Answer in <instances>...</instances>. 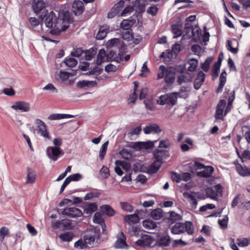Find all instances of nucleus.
<instances>
[{
  "label": "nucleus",
  "instance_id": "f257e3e1",
  "mask_svg": "<svg viewBox=\"0 0 250 250\" xmlns=\"http://www.w3.org/2000/svg\"><path fill=\"white\" fill-rule=\"evenodd\" d=\"M42 20L45 19L46 27L51 29L50 33L53 35H58L62 31H65L68 28V25H62V20L53 11L48 13L47 10L43 11L41 15Z\"/></svg>",
  "mask_w": 250,
  "mask_h": 250
},
{
  "label": "nucleus",
  "instance_id": "f03ea898",
  "mask_svg": "<svg viewBox=\"0 0 250 250\" xmlns=\"http://www.w3.org/2000/svg\"><path fill=\"white\" fill-rule=\"evenodd\" d=\"M180 92H173L161 95L157 100V103L160 105H167L171 107L177 104L178 96Z\"/></svg>",
  "mask_w": 250,
  "mask_h": 250
},
{
  "label": "nucleus",
  "instance_id": "7ed1b4c3",
  "mask_svg": "<svg viewBox=\"0 0 250 250\" xmlns=\"http://www.w3.org/2000/svg\"><path fill=\"white\" fill-rule=\"evenodd\" d=\"M29 24L28 28L30 30L36 32H40L42 30V20L41 21L36 17H30L28 19Z\"/></svg>",
  "mask_w": 250,
  "mask_h": 250
},
{
  "label": "nucleus",
  "instance_id": "20e7f679",
  "mask_svg": "<svg viewBox=\"0 0 250 250\" xmlns=\"http://www.w3.org/2000/svg\"><path fill=\"white\" fill-rule=\"evenodd\" d=\"M182 220V216L174 211H169L167 213L164 218V221L170 226L177 221Z\"/></svg>",
  "mask_w": 250,
  "mask_h": 250
},
{
  "label": "nucleus",
  "instance_id": "39448f33",
  "mask_svg": "<svg viewBox=\"0 0 250 250\" xmlns=\"http://www.w3.org/2000/svg\"><path fill=\"white\" fill-rule=\"evenodd\" d=\"M153 155L156 160L163 164L164 160L168 159L170 154L168 150L157 148L153 152Z\"/></svg>",
  "mask_w": 250,
  "mask_h": 250
},
{
  "label": "nucleus",
  "instance_id": "423d86ee",
  "mask_svg": "<svg viewBox=\"0 0 250 250\" xmlns=\"http://www.w3.org/2000/svg\"><path fill=\"white\" fill-rule=\"evenodd\" d=\"M35 123L41 135L45 139H50L51 136L45 124L40 119H36Z\"/></svg>",
  "mask_w": 250,
  "mask_h": 250
},
{
  "label": "nucleus",
  "instance_id": "0eeeda50",
  "mask_svg": "<svg viewBox=\"0 0 250 250\" xmlns=\"http://www.w3.org/2000/svg\"><path fill=\"white\" fill-rule=\"evenodd\" d=\"M11 108L16 111L21 112H27L30 110V104L24 101H18L14 103Z\"/></svg>",
  "mask_w": 250,
  "mask_h": 250
},
{
  "label": "nucleus",
  "instance_id": "6e6552de",
  "mask_svg": "<svg viewBox=\"0 0 250 250\" xmlns=\"http://www.w3.org/2000/svg\"><path fill=\"white\" fill-rule=\"evenodd\" d=\"M62 214L71 218H76L82 216L83 212L77 208L70 207L64 209L62 211Z\"/></svg>",
  "mask_w": 250,
  "mask_h": 250
},
{
  "label": "nucleus",
  "instance_id": "1a4fd4ad",
  "mask_svg": "<svg viewBox=\"0 0 250 250\" xmlns=\"http://www.w3.org/2000/svg\"><path fill=\"white\" fill-rule=\"evenodd\" d=\"M62 150L58 147L49 146L46 149V154L48 157L54 161H57Z\"/></svg>",
  "mask_w": 250,
  "mask_h": 250
},
{
  "label": "nucleus",
  "instance_id": "9d476101",
  "mask_svg": "<svg viewBox=\"0 0 250 250\" xmlns=\"http://www.w3.org/2000/svg\"><path fill=\"white\" fill-rule=\"evenodd\" d=\"M226 103L224 100H221L218 103L216 107L215 113L214 117L216 120H224V110L226 106Z\"/></svg>",
  "mask_w": 250,
  "mask_h": 250
},
{
  "label": "nucleus",
  "instance_id": "9b49d317",
  "mask_svg": "<svg viewBox=\"0 0 250 250\" xmlns=\"http://www.w3.org/2000/svg\"><path fill=\"white\" fill-rule=\"evenodd\" d=\"M117 240L115 243V248L117 249H127L126 243V237L122 231L120 232L117 236Z\"/></svg>",
  "mask_w": 250,
  "mask_h": 250
},
{
  "label": "nucleus",
  "instance_id": "f8f14e48",
  "mask_svg": "<svg viewBox=\"0 0 250 250\" xmlns=\"http://www.w3.org/2000/svg\"><path fill=\"white\" fill-rule=\"evenodd\" d=\"M37 178V174L34 170L28 167L26 169V176L25 177V184H34Z\"/></svg>",
  "mask_w": 250,
  "mask_h": 250
},
{
  "label": "nucleus",
  "instance_id": "ddd939ff",
  "mask_svg": "<svg viewBox=\"0 0 250 250\" xmlns=\"http://www.w3.org/2000/svg\"><path fill=\"white\" fill-rule=\"evenodd\" d=\"M132 3L136 12L141 14L145 12L146 5L145 0H135Z\"/></svg>",
  "mask_w": 250,
  "mask_h": 250
},
{
  "label": "nucleus",
  "instance_id": "4468645a",
  "mask_svg": "<svg viewBox=\"0 0 250 250\" xmlns=\"http://www.w3.org/2000/svg\"><path fill=\"white\" fill-rule=\"evenodd\" d=\"M236 169L238 174L243 177L250 176V166L247 167L245 165H241L240 164H236Z\"/></svg>",
  "mask_w": 250,
  "mask_h": 250
},
{
  "label": "nucleus",
  "instance_id": "2eb2a0df",
  "mask_svg": "<svg viewBox=\"0 0 250 250\" xmlns=\"http://www.w3.org/2000/svg\"><path fill=\"white\" fill-rule=\"evenodd\" d=\"M84 10L83 3L80 0H75L72 4V11L76 15L82 14Z\"/></svg>",
  "mask_w": 250,
  "mask_h": 250
},
{
  "label": "nucleus",
  "instance_id": "dca6fc26",
  "mask_svg": "<svg viewBox=\"0 0 250 250\" xmlns=\"http://www.w3.org/2000/svg\"><path fill=\"white\" fill-rule=\"evenodd\" d=\"M93 221L94 223L100 224L102 226L103 233H105L106 226L104 220L101 212H97L95 213L93 216Z\"/></svg>",
  "mask_w": 250,
  "mask_h": 250
},
{
  "label": "nucleus",
  "instance_id": "f3484780",
  "mask_svg": "<svg viewBox=\"0 0 250 250\" xmlns=\"http://www.w3.org/2000/svg\"><path fill=\"white\" fill-rule=\"evenodd\" d=\"M206 74L202 71H200L194 80V87L195 89H198L200 88L205 81Z\"/></svg>",
  "mask_w": 250,
  "mask_h": 250
},
{
  "label": "nucleus",
  "instance_id": "a211bd4d",
  "mask_svg": "<svg viewBox=\"0 0 250 250\" xmlns=\"http://www.w3.org/2000/svg\"><path fill=\"white\" fill-rule=\"evenodd\" d=\"M144 133L146 134H149L151 133H159L161 132V129L158 125L156 124H151L147 126H146L144 128Z\"/></svg>",
  "mask_w": 250,
  "mask_h": 250
},
{
  "label": "nucleus",
  "instance_id": "6ab92c4d",
  "mask_svg": "<svg viewBox=\"0 0 250 250\" xmlns=\"http://www.w3.org/2000/svg\"><path fill=\"white\" fill-rule=\"evenodd\" d=\"M162 164V163L157 160L154 161L146 168V173L149 174L156 173L160 168Z\"/></svg>",
  "mask_w": 250,
  "mask_h": 250
},
{
  "label": "nucleus",
  "instance_id": "aec40b11",
  "mask_svg": "<svg viewBox=\"0 0 250 250\" xmlns=\"http://www.w3.org/2000/svg\"><path fill=\"white\" fill-rule=\"evenodd\" d=\"M109 31V26L108 25L105 24L100 26L96 35V39L99 40L104 39Z\"/></svg>",
  "mask_w": 250,
  "mask_h": 250
},
{
  "label": "nucleus",
  "instance_id": "412c9836",
  "mask_svg": "<svg viewBox=\"0 0 250 250\" xmlns=\"http://www.w3.org/2000/svg\"><path fill=\"white\" fill-rule=\"evenodd\" d=\"M45 7V3L42 0H34L32 8L36 14L39 13Z\"/></svg>",
  "mask_w": 250,
  "mask_h": 250
},
{
  "label": "nucleus",
  "instance_id": "4be33fe9",
  "mask_svg": "<svg viewBox=\"0 0 250 250\" xmlns=\"http://www.w3.org/2000/svg\"><path fill=\"white\" fill-rule=\"evenodd\" d=\"M204 168L203 170L197 173L198 176L204 178L209 177L211 175L214 170L212 166H209L205 167Z\"/></svg>",
  "mask_w": 250,
  "mask_h": 250
},
{
  "label": "nucleus",
  "instance_id": "5701e85b",
  "mask_svg": "<svg viewBox=\"0 0 250 250\" xmlns=\"http://www.w3.org/2000/svg\"><path fill=\"white\" fill-rule=\"evenodd\" d=\"M137 212V210L135 211L134 214L127 215L125 217V221L129 225L134 224L139 222V217Z\"/></svg>",
  "mask_w": 250,
  "mask_h": 250
},
{
  "label": "nucleus",
  "instance_id": "b1692460",
  "mask_svg": "<svg viewBox=\"0 0 250 250\" xmlns=\"http://www.w3.org/2000/svg\"><path fill=\"white\" fill-rule=\"evenodd\" d=\"M105 61L108 62L107 53L105 52L104 49H101L98 54L96 63L98 65H100Z\"/></svg>",
  "mask_w": 250,
  "mask_h": 250
},
{
  "label": "nucleus",
  "instance_id": "393cba45",
  "mask_svg": "<svg viewBox=\"0 0 250 250\" xmlns=\"http://www.w3.org/2000/svg\"><path fill=\"white\" fill-rule=\"evenodd\" d=\"M171 232L174 234H180L185 232L184 224L182 223H176L170 229Z\"/></svg>",
  "mask_w": 250,
  "mask_h": 250
},
{
  "label": "nucleus",
  "instance_id": "a878e982",
  "mask_svg": "<svg viewBox=\"0 0 250 250\" xmlns=\"http://www.w3.org/2000/svg\"><path fill=\"white\" fill-rule=\"evenodd\" d=\"M107 57L108 62L114 61L119 62L121 61V57H117L116 51L110 49L109 48H108L107 52Z\"/></svg>",
  "mask_w": 250,
  "mask_h": 250
},
{
  "label": "nucleus",
  "instance_id": "bb28decb",
  "mask_svg": "<svg viewBox=\"0 0 250 250\" xmlns=\"http://www.w3.org/2000/svg\"><path fill=\"white\" fill-rule=\"evenodd\" d=\"M175 78V73L171 68L167 69L165 75V81L167 83H172L174 82Z\"/></svg>",
  "mask_w": 250,
  "mask_h": 250
},
{
  "label": "nucleus",
  "instance_id": "cd10ccee",
  "mask_svg": "<svg viewBox=\"0 0 250 250\" xmlns=\"http://www.w3.org/2000/svg\"><path fill=\"white\" fill-rule=\"evenodd\" d=\"M97 84L96 81L83 80L79 81L77 83V86L79 88H84L85 87H93Z\"/></svg>",
  "mask_w": 250,
  "mask_h": 250
},
{
  "label": "nucleus",
  "instance_id": "c85d7f7f",
  "mask_svg": "<svg viewBox=\"0 0 250 250\" xmlns=\"http://www.w3.org/2000/svg\"><path fill=\"white\" fill-rule=\"evenodd\" d=\"M83 208L84 213L90 215L97 210V205L95 203H88L85 205Z\"/></svg>",
  "mask_w": 250,
  "mask_h": 250
},
{
  "label": "nucleus",
  "instance_id": "c756f323",
  "mask_svg": "<svg viewBox=\"0 0 250 250\" xmlns=\"http://www.w3.org/2000/svg\"><path fill=\"white\" fill-rule=\"evenodd\" d=\"M102 212L108 216H113L115 214V210L109 205H104L100 207Z\"/></svg>",
  "mask_w": 250,
  "mask_h": 250
},
{
  "label": "nucleus",
  "instance_id": "7c9ffc66",
  "mask_svg": "<svg viewBox=\"0 0 250 250\" xmlns=\"http://www.w3.org/2000/svg\"><path fill=\"white\" fill-rule=\"evenodd\" d=\"M73 117V116L67 114L55 113L50 115L48 119L50 120H58L64 118H70Z\"/></svg>",
  "mask_w": 250,
  "mask_h": 250
},
{
  "label": "nucleus",
  "instance_id": "2f4dec72",
  "mask_svg": "<svg viewBox=\"0 0 250 250\" xmlns=\"http://www.w3.org/2000/svg\"><path fill=\"white\" fill-rule=\"evenodd\" d=\"M187 63L188 65V70L190 72L195 71L198 66V60L194 59H189Z\"/></svg>",
  "mask_w": 250,
  "mask_h": 250
},
{
  "label": "nucleus",
  "instance_id": "473e14b6",
  "mask_svg": "<svg viewBox=\"0 0 250 250\" xmlns=\"http://www.w3.org/2000/svg\"><path fill=\"white\" fill-rule=\"evenodd\" d=\"M160 57L164 58L165 63L169 62L173 58V52L170 50H167L160 55Z\"/></svg>",
  "mask_w": 250,
  "mask_h": 250
},
{
  "label": "nucleus",
  "instance_id": "72a5a7b5",
  "mask_svg": "<svg viewBox=\"0 0 250 250\" xmlns=\"http://www.w3.org/2000/svg\"><path fill=\"white\" fill-rule=\"evenodd\" d=\"M170 243V238L168 235L160 237L157 241L158 245L163 247L168 246Z\"/></svg>",
  "mask_w": 250,
  "mask_h": 250
},
{
  "label": "nucleus",
  "instance_id": "f704fd0d",
  "mask_svg": "<svg viewBox=\"0 0 250 250\" xmlns=\"http://www.w3.org/2000/svg\"><path fill=\"white\" fill-rule=\"evenodd\" d=\"M59 237L63 242H70L72 240L74 234L72 232H65L60 234Z\"/></svg>",
  "mask_w": 250,
  "mask_h": 250
},
{
  "label": "nucleus",
  "instance_id": "c9c22d12",
  "mask_svg": "<svg viewBox=\"0 0 250 250\" xmlns=\"http://www.w3.org/2000/svg\"><path fill=\"white\" fill-rule=\"evenodd\" d=\"M171 31L173 34V38H177L180 37L182 34L180 26L176 24H173L171 25Z\"/></svg>",
  "mask_w": 250,
  "mask_h": 250
},
{
  "label": "nucleus",
  "instance_id": "e433bc0d",
  "mask_svg": "<svg viewBox=\"0 0 250 250\" xmlns=\"http://www.w3.org/2000/svg\"><path fill=\"white\" fill-rule=\"evenodd\" d=\"M62 25H69L71 21V16L69 12L66 11L62 13ZM69 25H68L69 26Z\"/></svg>",
  "mask_w": 250,
  "mask_h": 250
},
{
  "label": "nucleus",
  "instance_id": "4c0bfd02",
  "mask_svg": "<svg viewBox=\"0 0 250 250\" xmlns=\"http://www.w3.org/2000/svg\"><path fill=\"white\" fill-rule=\"evenodd\" d=\"M150 216L154 220H160L163 216V210L161 208L155 209L151 212Z\"/></svg>",
  "mask_w": 250,
  "mask_h": 250
},
{
  "label": "nucleus",
  "instance_id": "58836bf2",
  "mask_svg": "<svg viewBox=\"0 0 250 250\" xmlns=\"http://www.w3.org/2000/svg\"><path fill=\"white\" fill-rule=\"evenodd\" d=\"M75 75H76V71H73V73H69L63 70H60L59 72L60 79L63 82L66 81L70 76H74Z\"/></svg>",
  "mask_w": 250,
  "mask_h": 250
},
{
  "label": "nucleus",
  "instance_id": "ea45409f",
  "mask_svg": "<svg viewBox=\"0 0 250 250\" xmlns=\"http://www.w3.org/2000/svg\"><path fill=\"white\" fill-rule=\"evenodd\" d=\"M143 225L144 228L147 229H153L157 227V224L151 220H144Z\"/></svg>",
  "mask_w": 250,
  "mask_h": 250
},
{
  "label": "nucleus",
  "instance_id": "a19ab883",
  "mask_svg": "<svg viewBox=\"0 0 250 250\" xmlns=\"http://www.w3.org/2000/svg\"><path fill=\"white\" fill-rule=\"evenodd\" d=\"M121 40L118 38H113L109 40L107 42V45L108 48L116 47L119 48L121 46Z\"/></svg>",
  "mask_w": 250,
  "mask_h": 250
},
{
  "label": "nucleus",
  "instance_id": "79ce46f5",
  "mask_svg": "<svg viewBox=\"0 0 250 250\" xmlns=\"http://www.w3.org/2000/svg\"><path fill=\"white\" fill-rule=\"evenodd\" d=\"M184 224V229L188 234L191 235L194 233V227L190 221H186Z\"/></svg>",
  "mask_w": 250,
  "mask_h": 250
},
{
  "label": "nucleus",
  "instance_id": "37998d69",
  "mask_svg": "<svg viewBox=\"0 0 250 250\" xmlns=\"http://www.w3.org/2000/svg\"><path fill=\"white\" fill-rule=\"evenodd\" d=\"M84 58L87 61H90L94 58L95 55L96 53V49L94 48H91L89 50L84 51Z\"/></svg>",
  "mask_w": 250,
  "mask_h": 250
},
{
  "label": "nucleus",
  "instance_id": "c03bdc74",
  "mask_svg": "<svg viewBox=\"0 0 250 250\" xmlns=\"http://www.w3.org/2000/svg\"><path fill=\"white\" fill-rule=\"evenodd\" d=\"M236 243L241 247H247L250 245V238H239L236 239Z\"/></svg>",
  "mask_w": 250,
  "mask_h": 250
},
{
  "label": "nucleus",
  "instance_id": "a18cd8bd",
  "mask_svg": "<svg viewBox=\"0 0 250 250\" xmlns=\"http://www.w3.org/2000/svg\"><path fill=\"white\" fill-rule=\"evenodd\" d=\"M213 60L212 57H208L205 62L201 63V67L205 72H208L210 67V63Z\"/></svg>",
  "mask_w": 250,
  "mask_h": 250
},
{
  "label": "nucleus",
  "instance_id": "49530a36",
  "mask_svg": "<svg viewBox=\"0 0 250 250\" xmlns=\"http://www.w3.org/2000/svg\"><path fill=\"white\" fill-rule=\"evenodd\" d=\"M108 145V141H107L104 143L101 146L99 153V158L101 160H103L104 159V157L106 153Z\"/></svg>",
  "mask_w": 250,
  "mask_h": 250
},
{
  "label": "nucleus",
  "instance_id": "de8ad7c7",
  "mask_svg": "<svg viewBox=\"0 0 250 250\" xmlns=\"http://www.w3.org/2000/svg\"><path fill=\"white\" fill-rule=\"evenodd\" d=\"M122 38L127 41H130L133 38L132 31L131 29L123 30L122 32Z\"/></svg>",
  "mask_w": 250,
  "mask_h": 250
},
{
  "label": "nucleus",
  "instance_id": "09e8293b",
  "mask_svg": "<svg viewBox=\"0 0 250 250\" xmlns=\"http://www.w3.org/2000/svg\"><path fill=\"white\" fill-rule=\"evenodd\" d=\"M64 62L66 66L69 67H73L77 64L78 61L73 58H66Z\"/></svg>",
  "mask_w": 250,
  "mask_h": 250
},
{
  "label": "nucleus",
  "instance_id": "8fccbe9b",
  "mask_svg": "<svg viewBox=\"0 0 250 250\" xmlns=\"http://www.w3.org/2000/svg\"><path fill=\"white\" fill-rule=\"evenodd\" d=\"M132 24V20H124L120 23V27L123 30L131 29Z\"/></svg>",
  "mask_w": 250,
  "mask_h": 250
},
{
  "label": "nucleus",
  "instance_id": "3c124183",
  "mask_svg": "<svg viewBox=\"0 0 250 250\" xmlns=\"http://www.w3.org/2000/svg\"><path fill=\"white\" fill-rule=\"evenodd\" d=\"M159 9L156 5L152 4L150 6L148 7L146 10V13L148 15H150L152 16H155L157 15Z\"/></svg>",
  "mask_w": 250,
  "mask_h": 250
},
{
  "label": "nucleus",
  "instance_id": "603ef678",
  "mask_svg": "<svg viewBox=\"0 0 250 250\" xmlns=\"http://www.w3.org/2000/svg\"><path fill=\"white\" fill-rule=\"evenodd\" d=\"M62 228L63 229H70L73 228V225L71 221L67 219H62L61 220Z\"/></svg>",
  "mask_w": 250,
  "mask_h": 250
},
{
  "label": "nucleus",
  "instance_id": "864d4df0",
  "mask_svg": "<svg viewBox=\"0 0 250 250\" xmlns=\"http://www.w3.org/2000/svg\"><path fill=\"white\" fill-rule=\"evenodd\" d=\"M121 208L125 211L131 212L133 210V207L127 202H120Z\"/></svg>",
  "mask_w": 250,
  "mask_h": 250
},
{
  "label": "nucleus",
  "instance_id": "5fc2aeb1",
  "mask_svg": "<svg viewBox=\"0 0 250 250\" xmlns=\"http://www.w3.org/2000/svg\"><path fill=\"white\" fill-rule=\"evenodd\" d=\"M115 164L119 167H122L124 169L126 170L129 169L130 167V165L127 162L121 160H116L115 162Z\"/></svg>",
  "mask_w": 250,
  "mask_h": 250
},
{
  "label": "nucleus",
  "instance_id": "6e6d98bb",
  "mask_svg": "<svg viewBox=\"0 0 250 250\" xmlns=\"http://www.w3.org/2000/svg\"><path fill=\"white\" fill-rule=\"evenodd\" d=\"M228 215H225L222 219H219L218 223L223 229H226L228 227Z\"/></svg>",
  "mask_w": 250,
  "mask_h": 250
},
{
  "label": "nucleus",
  "instance_id": "4d7b16f0",
  "mask_svg": "<svg viewBox=\"0 0 250 250\" xmlns=\"http://www.w3.org/2000/svg\"><path fill=\"white\" fill-rule=\"evenodd\" d=\"M70 183L72 181H79L83 178V176L80 173H75L69 175L67 177Z\"/></svg>",
  "mask_w": 250,
  "mask_h": 250
},
{
  "label": "nucleus",
  "instance_id": "13d9d810",
  "mask_svg": "<svg viewBox=\"0 0 250 250\" xmlns=\"http://www.w3.org/2000/svg\"><path fill=\"white\" fill-rule=\"evenodd\" d=\"M171 146V144L167 139L163 140L160 141L158 148L167 149L169 148Z\"/></svg>",
  "mask_w": 250,
  "mask_h": 250
},
{
  "label": "nucleus",
  "instance_id": "bf43d9fd",
  "mask_svg": "<svg viewBox=\"0 0 250 250\" xmlns=\"http://www.w3.org/2000/svg\"><path fill=\"white\" fill-rule=\"evenodd\" d=\"M84 51L81 47L74 48L73 51L71 52V55L74 57H79Z\"/></svg>",
  "mask_w": 250,
  "mask_h": 250
},
{
  "label": "nucleus",
  "instance_id": "052dcab7",
  "mask_svg": "<svg viewBox=\"0 0 250 250\" xmlns=\"http://www.w3.org/2000/svg\"><path fill=\"white\" fill-rule=\"evenodd\" d=\"M74 246L75 248L82 250L86 248L87 247V245L86 244L84 240H83L82 239H81L78 240L74 243Z\"/></svg>",
  "mask_w": 250,
  "mask_h": 250
},
{
  "label": "nucleus",
  "instance_id": "680f3d73",
  "mask_svg": "<svg viewBox=\"0 0 250 250\" xmlns=\"http://www.w3.org/2000/svg\"><path fill=\"white\" fill-rule=\"evenodd\" d=\"M8 231V229L6 227H2L0 229V242H2L3 241Z\"/></svg>",
  "mask_w": 250,
  "mask_h": 250
},
{
  "label": "nucleus",
  "instance_id": "e2e57ef3",
  "mask_svg": "<svg viewBox=\"0 0 250 250\" xmlns=\"http://www.w3.org/2000/svg\"><path fill=\"white\" fill-rule=\"evenodd\" d=\"M143 144V142H133L129 145L128 146L136 150H140L144 148Z\"/></svg>",
  "mask_w": 250,
  "mask_h": 250
},
{
  "label": "nucleus",
  "instance_id": "0e129e2a",
  "mask_svg": "<svg viewBox=\"0 0 250 250\" xmlns=\"http://www.w3.org/2000/svg\"><path fill=\"white\" fill-rule=\"evenodd\" d=\"M95 240V236L94 235H91L90 234H85L84 236V241L86 244H91L93 243Z\"/></svg>",
  "mask_w": 250,
  "mask_h": 250
},
{
  "label": "nucleus",
  "instance_id": "69168bd1",
  "mask_svg": "<svg viewBox=\"0 0 250 250\" xmlns=\"http://www.w3.org/2000/svg\"><path fill=\"white\" fill-rule=\"evenodd\" d=\"M159 70L160 72L158 73V79H160L164 77L165 78V75L167 70V69L166 68V67L163 65H160L159 66Z\"/></svg>",
  "mask_w": 250,
  "mask_h": 250
},
{
  "label": "nucleus",
  "instance_id": "338daca9",
  "mask_svg": "<svg viewBox=\"0 0 250 250\" xmlns=\"http://www.w3.org/2000/svg\"><path fill=\"white\" fill-rule=\"evenodd\" d=\"M142 128L140 125L137 126L133 128H132L130 131H129L127 133V135L129 137H131L134 135H138L141 131Z\"/></svg>",
  "mask_w": 250,
  "mask_h": 250
},
{
  "label": "nucleus",
  "instance_id": "774afa93",
  "mask_svg": "<svg viewBox=\"0 0 250 250\" xmlns=\"http://www.w3.org/2000/svg\"><path fill=\"white\" fill-rule=\"evenodd\" d=\"M120 154L125 159H128L131 157V151L127 149L124 148L120 151Z\"/></svg>",
  "mask_w": 250,
  "mask_h": 250
}]
</instances>
